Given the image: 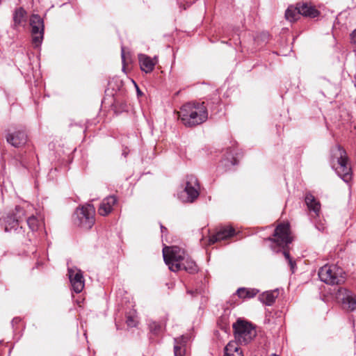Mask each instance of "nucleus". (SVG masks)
I'll return each instance as SVG.
<instances>
[{
    "label": "nucleus",
    "instance_id": "obj_36",
    "mask_svg": "<svg viewBox=\"0 0 356 356\" xmlns=\"http://www.w3.org/2000/svg\"><path fill=\"white\" fill-rule=\"evenodd\" d=\"M135 85L136 87L137 95L138 96L141 95L143 94L142 92L140 90L139 88L137 86V85L136 83H135Z\"/></svg>",
    "mask_w": 356,
    "mask_h": 356
},
{
    "label": "nucleus",
    "instance_id": "obj_23",
    "mask_svg": "<svg viewBox=\"0 0 356 356\" xmlns=\"http://www.w3.org/2000/svg\"><path fill=\"white\" fill-rule=\"evenodd\" d=\"M180 270H184L189 273H195L197 271V266L195 262L192 260L187 254L184 259L180 262Z\"/></svg>",
    "mask_w": 356,
    "mask_h": 356
},
{
    "label": "nucleus",
    "instance_id": "obj_2",
    "mask_svg": "<svg viewBox=\"0 0 356 356\" xmlns=\"http://www.w3.org/2000/svg\"><path fill=\"white\" fill-rule=\"evenodd\" d=\"M178 116L186 127H192L204 122L208 118V112L204 103L189 102L181 107Z\"/></svg>",
    "mask_w": 356,
    "mask_h": 356
},
{
    "label": "nucleus",
    "instance_id": "obj_14",
    "mask_svg": "<svg viewBox=\"0 0 356 356\" xmlns=\"http://www.w3.org/2000/svg\"><path fill=\"white\" fill-rule=\"evenodd\" d=\"M7 142L15 147H21L27 142V135L23 130L15 131L6 136Z\"/></svg>",
    "mask_w": 356,
    "mask_h": 356
},
{
    "label": "nucleus",
    "instance_id": "obj_16",
    "mask_svg": "<svg viewBox=\"0 0 356 356\" xmlns=\"http://www.w3.org/2000/svg\"><path fill=\"white\" fill-rule=\"evenodd\" d=\"M118 199L115 195H108L103 199L99 204L98 213L102 216L108 215L113 210V207L117 203Z\"/></svg>",
    "mask_w": 356,
    "mask_h": 356
},
{
    "label": "nucleus",
    "instance_id": "obj_40",
    "mask_svg": "<svg viewBox=\"0 0 356 356\" xmlns=\"http://www.w3.org/2000/svg\"><path fill=\"white\" fill-rule=\"evenodd\" d=\"M269 356H279V355H277V354H275V353H273V354H271V355H269Z\"/></svg>",
    "mask_w": 356,
    "mask_h": 356
},
{
    "label": "nucleus",
    "instance_id": "obj_34",
    "mask_svg": "<svg viewBox=\"0 0 356 356\" xmlns=\"http://www.w3.org/2000/svg\"><path fill=\"white\" fill-rule=\"evenodd\" d=\"M282 253H283V255L284 256L286 260L287 261V262L289 261V259H292V258L290 256V254H289V251H286V250H284L282 252Z\"/></svg>",
    "mask_w": 356,
    "mask_h": 356
},
{
    "label": "nucleus",
    "instance_id": "obj_8",
    "mask_svg": "<svg viewBox=\"0 0 356 356\" xmlns=\"http://www.w3.org/2000/svg\"><path fill=\"white\" fill-rule=\"evenodd\" d=\"M200 186L197 178L193 175H188L185 179V187L179 195L183 202H193L200 195Z\"/></svg>",
    "mask_w": 356,
    "mask_h": 356
},
{
    "label": "nucleus",
    "instance_id": "obj_31",
    "mask_svg": "<svg viewBox=\"0 0 356 356\" xmlns=\"http://www.w3.org/2000/svg\"><path fill=\"white\" fill-rule=\"evenodd\" d=\"M350 42L353 44L355 45V49L354 51H356V29H354L352 33L350 34Z\"/></svg>",
    "mask_w": 356,
    "mask_h": 356
},
{
    "label": "nucleus",
    "instance_id": "obj_32",
    "mask_svg": "<svg viewBox=\"0 0 356 356\" xmlns=\"http://www.w3.org/2000/svg\"><path fill=\"white\" fill-rule=\"evenodd\" d=\"M288 264L290 266V269L292 273H294L296 269V261L293 259H289Z\"/></svg>",
    "mask_w": 356,
    "mask_h": 356
},
{
    "label": "nucleus",
    "instance_id": "obj_20",
    "mask_svg": "<svg viewBox=\"0 0 356 356\" xmlns=\"http://www.w3.org/2000/svg\"><path fill=\"white\" fill-rule=\"evenodd\" d=\"M300 15L314 18L319 15V12L314 6L308 3H298Z\"/></svg>",
    "mask_w": 356,
    "mask_h": 356
},
{
    "label": "nucleus",
    "instance_id": "obj_33",
    "mask_svg": "<svg viewBox=\"0 0 356 356\" xmlns=\"http://www.w3.org/2000/svg\"><path fill=\"white\" fill-rule=\"evenodd\" d=\"M21 321V318L19 317H15L11 321V325L13 328L15 330V325H17L18 323H19Z\"/></svg>",
    "mask_w": 356,
    "mask_h": 356
},
{
    "label": "nucleus",
    "instance_id": "obj_28",
    "mask_svg": "<svg viewBox=\"0 0 356 356\" xmlns=\"http://www.w3.org/2000/svg\"><path fill=\"white\" fill-rule=\"evenodd\" d=\"M204 103V106H207V111L208 112V108L211 110H213L220 103V99L218 97L215 96L210 100H207V102H203Z\"/></svg>",
    "mask_w": 356,
    "mask_h": 356
},
{
    "label": "nucleus",
    "instance_id": "obj_19",
    "mask_svg": "<svg viewBox=\"0 0 356 356\" xmlns=\"http://www.w3.org/2000/svg\"><path fill=\"white\" fill-rule=\"evenodd\" d=\"M26 11L22 7L17 8L13 13V25L14 29H17L20 26H24L26 22Z\"/></svg>",
    "mask_w": 356,
    "mask_h": 356
},
{
    "label": "nucleus",
    "instance_id": "obj_12",
    "mask_svg": "<svg viewBox=\"0 0 356 356\" xmlns=\"http://www.w3.org/2000/svg\"><path fill=\"white\" fill-rule=\"evenodd\" d=\"M67 275L72 291L76 293H81L85 286V280L81 270L76 266L69 267L67 268Z\"/></svg>",
    "mask_w": 356,
    "mask_h": 356
},
{
    "label": "nucleus",
    "instance_id": "obj_21",
    "mask_svg": "<svg viewBox=\"0 0 356 356\" xmlns=\"http://www.w3.org/2000/svg\"><path fill=\"white\" fill-rule=\"evenodd\" d=\"M225 356H243L236 341H229L224 348Z\"/></svg>",
    "mask_w": 356,
    "mask_h": 356
},
{
    "label": "nucleus",
    "instance_id": "obj_6",
    "mask_svg": "<svg viewBox=\"0 0 356 356\" xmlns=\"http://www.w3.org/2000/svg\"><path fill=\"white\" fill-rule=\"evenodd\" d=\"M186 255L185 251L177 246H165L163 248V257L168 268L173 272L180 270V262Z\"/></svg>",
    "mask_w": 356,
    "mask_h": 356
},
{
    "label": "nucleus",
    "instance_id": "obj_17",
    "mask_svg": "<svg viewBox=\"0 0 356 356\" xmlns=\"http://www.w3.org/2000/svg\"><path fill=\"white\" fill-rule=\"evenodd\" d=\"M305 201L311 213V217L315 218L319 216L321 211V204L315 198V197L310 193H307L305 195Z\"/></svg>",
    "mask_w": 356,
    "mask_h": 356
},
{
    "label": "nucleus",
    "instance_id": "obj_3",
    "mask_svg": "<svg viewBox=\"0 0 356 356\" xmlns=\"http://www.w3.org/2000/svg\"><path fill=\"white\" fill-rule=\"evenodd\" d=\"M348 158L346 150L337 145L330 150V165L337 174L346 183L352 179V170L348 163Z\"/></svg>",
    "mask_w": 356,
    "mask_h": 356
},
{
    "label": "nucleus",
    "instance_id": "obj_27",
    "mask_svg": "<svg viewBox=\"0 0 356 356\" xmlns=\"http://www.w3.org/2000/svg\"><path fill=\"white\" fill-rule=\"evenodd\" d=\"M149 328L151 333H152L154 335H159L163 332V326L156 321H152L149 323Z\"/></svg>",
    "mask_w": 356,
    "mask_h": 356
},
{
    "label": "nucleus",
    "instance_id": "obj_37",
    "mask_svg": "<svg viewBox=\"0 0 356 356\" xmlns=\"http://www.w3.org/2000/svg\"><path fill=\"white\" fill-rule=\"evenodd\" d=\"M128 154H129V151H128V150H127V149H123L122 155H123L124 157H127V156L128 155Z\"/></svg>",
    "mask_w": 356,
    "mask_h": 356
},
{
    "label": "nucleus",
    "instance_id": "obj_13",
    "mask_svg": "<svg viewBox=\"0 0 356 356\" xmlns=\"http://www.w3.org/2000/svg\"><path fill=\"white\" fill-rule=\"evenodd\" d=\"M236 234L235 229L232 226H222L219 227L215 234L209 236V244L229 239Z\"/></svg>",
    "mask_w": 356,
    "mask_h": 356
},
{
    "label": "nucleus",
    "instance_id": "obj_1",
    "mask_svg": "<svg viewBox=\"0 0 356 356\" xmlns=\"http://www.w3.org/2000/svg\"><path fill=\"white\" fill-rule=\"evenodd\" d=\"M26 220L29 229L37 231L43 225V218L41 216H30L26 217V211L21 206H16L15 209L10 211L5 217V232H10L13 229L17 231L22 229V223Z\"/></svg>",
    "mask_w": 356,
    "mask_h": 356
},
{
    "label": "nucleus",
    "instance_id": "obj_5",
    "mask_svg": "<svg viewBox=\"0 0 356 356\" xmlns=\"http://www.w3.org/2000/svg\"><path fill=\"white\" fill-rule=\"evenodd\" d=\"M95 210L92 204L77 208L73 215L74 224L84 229H90L95 223Z\"/></svg>",
    "mask_w": 356,
    "mask_h": 356
},
{
    "label": "nucleus",
    "instance_id": "obj_35",
    "mask_svg": "<svg viewBox=\"0 0 356 356\" xmlns=\"http://www.w3.org/2000/svg\"><path fill=\"white\" fill-rule=\"evenodd\" d=\"M121 57H122V63L124 64L125 56H124V47H122V49H121Z\"/></svg>",
    "mask_w": 356,
    "mask_h": 356
},
{
    "label": "nucleus",
    "instance_id": "obj_11",
    "mask_svg": "<svg viewBox=\"0 0 356 356\" xmlns=\"http://www.w3.org/2000/svg\"><path fill=\"white\" fill-rule=\"evenodd\" d=\"M336 298L343 309L347 312L356 310V295L353 291L345 288H339L336 293Z\"/></svg>",
    "mask_w": 356,
    "mask_h": 356
},
{
    "label": "nucleus",
    "instance_id": "obj_18",
    "mask_svg": "<svg viewBox=\"0 0 356 356\" xmlns=\"http://www.w3.org/2000/svg\"><path fill=\"white\" fill-rule=\"evenodd\" d=\"M188 337L181 335L174 339V354L175 356H184L186 354V346Z\"/></svg>",
    "mask_w": 356,
    "mask_h": 356
},
{
    "label": "nucleus",
    "instance_id": "obj_15",
    "mask_svg": "<svg viewBox=\"0 0 356 356\" xmlns=\"http://www.w3.org/2000/svg\"><path fill=\"white\" fill-rule=\"evenodd\" d=\"M138 56L140 70L146 74L152 72L158 62L157 57L152 58L144 54H139Z\"/></svg>",
    "mask_w": 356,
    "mask_h": 356
},
{
    "label": "nucleus",
    "instance_id": "obj_39",
    "mask_svg": "<svg viewBox=\"0 0 356 356\" xmlns=\"http://www.w3.org/2000/svg\"><path fill=\"white\" fill-rule=\"evenodd\" d=\"M187 293L193 295L194 291L188 290Z\"/></svg>",
    "mask_w": 356,
    "mask_h": 356
},
{
    "label": "nucleus",
    "instance_id": "obj_29",
    "mask_svg": "<svg viewBox=\"0 0 356 356\" xmlns=\"http://www.w3.org/2000/svg\"><path fill=\"white\" fill-rule=\"evenodd\" d=\"M126 323L127 326L134 327L136 326L137 322L136 318L132 316H127L126 319Z\"/></svg>",
    "mask_w": 356,
    "mask_h": 356
},
{
    "label": "nucleus",
    "instance_id": "obj_25",
    "mask_svg": "<svg viewBox=\"0 0 356 356\" xmlns=\"http://www.w3.org/2000/svg\"><path fill=\"white\" fill-rule=\"evenodd\" d=\"M259 293V290L256 289H250L241 287L237 289L236 294L238 298L242 299L252 298Z\"/></svg>",
    "mask_w": 356,
    "mask_h": 356
},
{
    "label": "nucleus",
    "instance_id": "obj_22",
    "mask_svg": "<svg viewBox=\"0 0 356 356\" xmlns=\"http://www.w3.org/2000/svg\"><path fill=\"white\" fill-rule=\"evenodd\" d=\"M278 296L277 290L266 291L259 295V300L267 306H271Z\"/></svg>",
    "mask_w": 356,
    "mask_h": 356
},
{
    "label": "nucleus",
    "instance_id": "obj_26",
    "mask_svg": "<svg viewBox=\"0 0 356 356\" xmlns=\"http://www.w3.org/2000/svg\"><path fill=\"white\" fill-rule=\"evenodd\" d=\"M226 167L234 166L238 163L236 158L234 156V149H227L224 159L221 161Z\"/></svg>",
    "mask_w": 356,
    "mask_h": 356
},
{
    "label": "nucleus",
    "instance_id": "obj_7",
    "mask_svg": "<svg viewBox=\"0 0 356 356\" xmlns=\"http://www.w3.org/2000/svg\"><path fill=\"white\" fill-rule=\"evenodd\" d=\"M234 341L239 344H248L256 336V331L251 324L238 319L233 324Z\"/></svg>",
    "mask_w": 356,
    "mask_h": 356
},
{
    "label": "nucleus",
    "instance_id": "obj_38",
    "mask_svg": "<svg viewBox=\"0 0 356 356\" xmlns=\"http://www.w3.org/2000/svg\"><path fill=\"white\" fill-rule=\"evenodd\" d=\"M161 233L163 234L164 232L167 231V229L162 225H161Z\"/></svg>",
    "mask_w": 356,
    "mask_h": 356
},
{
    "label": "nucleus",
    "instance_id": "obj_10",
    "mask_svg": "<svg viewBox=\"0 0 356 356\" xmlns=\"http://www.w3.org/2000/svg\"><path fill=\"white\" fill-rule=\"evenodd\" d=\"M290 229L289 224H280L274 231L273 238H268L272 243L271 248L275 251V245L280 248H285L292 241L289 235Z\"/></svg>",
    "mask_w": 356,
    "mask_h": 356
},
{
    "label": "nucleus",
    "instance_id": "obj_24",
    "mask_svg": "<svg viewBox=\"0 0 356 356\" xmlns=\"http://www.w3.org/2000/svg\"><path fill=\"white\" fill-rule=\"evenodd\" d=\"M300 17L298 3L296 6H289L285 12V17L290 22H295Z\"/></svg>",
    "mask_w": 356,
    "mask_h": 356
},
{
    "label": "nucleus",
    "instance_id": "obj_30",
    "mask_svg": "<svg viewBox=\"0 0 356 356\" xmlns=\"http://www.w3.org/2000/svg\"><path fill=\"white\" fill-rule=\"evenodd\" d=\"M314 226L320 232H323L325 229L324 224L322 222L314 221Z\"/></svg>",
    "mask_w": 356,
    "mask_h": 356
},
{
    "label": "nucleus",
    "instance_id": "obj_4",
    "mask_svg": "<svg viewBox=\"0 0 356 356\" xmlns=\"http://www.w3.org/2000/svg\"><path fill=\"white\" fill-rule=\"evenodd\" d=\"M321 281L330 285H339L345 282V272L336 264H326L318 270Z\"/></svg>",
    "mask_w": 356,
    "mask_h": 356
},
{
    "label": "nucleus",
    "instance_id": "obj_9",
    "mask_svg": "<svg viewBox=\"0 0 356 356\" xmlns=\"http://www.w3.org/2000/svg\"><path fill=\"white\" fill-rule=\"evenodd\" d=\"M31 33L32 35V44L34 48L41 46L44 32L43 19L38 15H32L29 19Z\"/></svg>",
    "mask_w": 356,
    "mask_h": 356
}]
</instances>
